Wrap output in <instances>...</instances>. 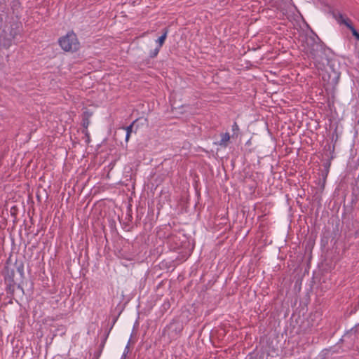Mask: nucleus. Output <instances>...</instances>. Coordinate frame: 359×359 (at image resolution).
<instances>
[{"label":"nucleus","mask_w":359,"mask_h":359,"mask_svg":"<svg viewBox=\"0 0 359 359\" xmlns=\"http://www.w3.org/2000/svg\"><path fill=\"white\" fill-rule=\"evenodd\" d=\"M58 43L61 48L66 52H76L80 47L78 38L73 32H69L65 36L60 37Z\"/></svg>","instance_id":"obj_1"},{"label":"nucleus","mask_w":359,"mask_h":359,"mask_svg":"<svg viewBox=\"0 0 359 359\" xmlns=\"http://www.w3.org/2000/svg\"><path fill=\"white\" fill-rule=\"evenodd\" d=\"M341 24L346 25L351 31L353 35L359 41V34L351 25V21L350 19L346 18L344 20H343V22Z\"/></svg>","instance_id":"obj_2"},{"label":"nucleus","mask_w":359,"mask_h":359,"mask_svg":"<svg viewBox=\"0 0 359 359\" xmlns=\"http://www.w3.org/2000/svg\"><path fill=\"white\" fill-rule=\"evenodd\" d=\"M221 140L219 142V145L226 147L228 142L230 140V135L228 133H225L221 135Z\"/></svg>","instance_id":"obj_3"},{"label":"nucleus","mask_w":359,"mask_h":359,"mask_svg":"<svg viewBox=\"0 0 359 359\" xmlns=\"http://www.w3.org/2000/svg\"><path fill=\"white\" fill-rule=\"evenodd\" d=\"M167 34H168V30L165 29L164 31L163 34L161 36H160L158 39V40L156 41V42L158 43V48H161L163 46V44L164 43L165 40V39L167 37Z\"/></svg>","instance_id":"obj_4"},{"label":"nucleus","mask_w":359,"mask_h":359,"mask_svg":"<svg viewBox=\"0 0 359 359\" xmlns=\"http://www.w3.org/2000/svg\"><path fill=\"white\" fill-rule=\"evenodd\" d=\"M134 123H135V121H133L131 125H130L129 126H128L125 128L126 130V141H128V140L130 138Z\"/></svg>","instance_id":"obj_5"},{"label":"nucleus","mask_w":359,"mask_h":359,"mask_svg":"<svg viewBox=\"0 0 359 359\" xmlns=\"http://www.w3.org/2000/svg\"><path fill=\"white\" fill-rule=\"evenodd\" d=\"M334 17L336 19V20L338 22V23H339L341 25L343 22V20H344L346 18L341 13L334 14Z\"/></svg>","instance_id":"obj_6"},{"label":"nucleus","mask_w":359,"mask_h":359,"mask_svg":"<svg viewBox=\"0 0 359 359\" xmlns=\"http://www.w3.org/2000/svg\"><path fill=\"white\" fill-rule=\"evenodd\" d=\"M159 50H160V48H158H158H156L155 50H154L153 51H151V53H150V57H156V56L158 55V52H159Z\"/></svg>","instance_id":"obj_7"},{"label":"nucleus","mask_w":359,"mask_h":359,"mask_svg":"<svg viewBox=\"0 0 359 359\" xmlns=\"http://www.w3.org/2000/svg\"><path fill=\"white\" fill-rule=\"evenodd\" d=\"M89 123H90V121H89V119L88 117L83 119V126L84 128H87Z\"/></svg>","instance_id":"obj_8"},{"label":"nucleus","mask_w":359,"mask_h":359,"mask_svg":"<svg viewBox=\"0 0 359 359\" xmlns=\"http://www.w3.org/2000/svg\"><path fill=\"white\" fill-rule=\"evenodd\" d=\"M232 129H233V131L239 130L238 126L237 125L236 123H233V125L232 126Z\"/></svg>","instance_id":"obj_9"}]
</instances>
